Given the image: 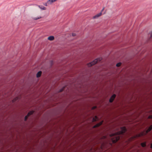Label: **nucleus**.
Wrapping results in <instances>:
<instances>
[{
    "instance_id": "nucleus-2",
    "label": "nucleus",
    "mask_w": 152,
    "mask_h": 152,
    "mask_svg": "<svg viewBox=\"0 0 152 152\" xmlns=\"http://www.w3.org/2000/svg\"><path fill=\"white\" fill-rule=\"evenodd\" d=\"M102 60L101 58H99L94 60L93 61L88 64V66L89 67L95 64L99 61H100Z\"/></svg>"
},
{
    "instance_id": "nucleus-14",
    "label": "nucleus",
    "mask_w": 152,
    "mask_h": 152,
    "mask_svg": "<svg viewBox=\"0 0 152 152\" xmlns=\"http://www.w3.org/2000/svg\"><path fill=\"white\" fill-rule=\"evenodd\" d=\"M56 1V0H49L48 1V2H49L50 3H51L53 2H54Z\"/></svg>"
},
{
    "instance_id": "nucleus-21",
    "label": "nucleus",
    "mask_w": 152,
    "mask_h": 152,
    "mask_svg": "<svg viewBox=\"0 0 152 152\" xmlns=\"http://www.w3.org/2000/svg\"><path fill=\"white\" fill-rule=\"evenodd\" d=\"M151 148H152V143H151V147H150Z\"/></svg>"
},
{
    "instance_id": "nucleus-25",
    "label": "nucleus",
    "mask_w": 152,
    "mask_h": 152,
    "mask_svg": "<svg viewBox=\"0 0 152 152\" xmlns=\"http://www.w3.org/2000/svg\"><path fill=\"white\" fill-rule=\"evenodd\" d=\"M45 5V6H47V4H46Z\"/></svg>"
},
{
    "instance_id": "nucleus-1",
    "label": "nucleus",
    "mask_w": 152,
    "mask_h": 152,
    "mask_svg": "<svg viewBox=\"0 0 152 152\" xmlns=\"http://www.w3.org/2000/svg\"><path fill=\"white\" fill-rule=\"evenodd\" d=\"M121 131L114 133L111 134L110 136V137L114 136L112 139V140L113 143L116 142L120 139V137L118 136L121 134L124 133L127 131L125 127H122L121 128Z\"/></svg>"
},
{
    "instance_id": "nucleus-18",
    "label": "nucleus",
    "mask_w": 152,
    "mask_h": 152,
    "mask_svg": "<svg viewBox=\"0 0 152 152\" xmlns=\"http://www.w3.org/2000/svg\"><path fill=\"white\" fill-rule=\"evenodd\" d=\"M96 106H94V107H92V110H94V109H96Z\"/></svg>"
},
{
    "instance_id": "nucleus-20",
    "label": "nucleus",
    "mask_w": 152,
    "mask_h": 152,
    "mask_svg": "<svg viewBox=\"0 0 152 152\" xmlns=\"http://www.w3.org/2000/svg\"><path fill=\"white\" fill-rule=\"evenodd\" d=\"M63 90H64V89H61L60 91V92H62V91H63Z\"/></svg>"
},
{
    "instance_id": "nucleus-4",
    "label": "nucleus",
    "mask_w": 152,
    "mask_h": 152,
    "mask_svg": "<svg viewBox=\"0 0 152 152\" xmlns=\"http://www.w3.org/2000/svg\"><path fill=\"white\" fill-rule=\"evenodd\" d=\"M103 121L99 122V123L96 124L93 127V128H96V127L99 126H101V125H102V124H103Z\"/></svg>"
},
{
    "instance_id": "nucleus-22",
    "label": "nucleus",
    "mask_w": 152,
    "mask_h": 152,
    "mask_svg": "<svg viewBox=\"0 0 152 152\" xmlns=\"http://www.w3.org/2000/svg\"><path fill=\"white\" fill-rule=\"evenodd\" d=\"M151 37H152V31L151 32Z\"/></svg>"
},
{
    "instance_id": "nucleus-3",
    "label": "nucleus",
    "mask_w": 152,
    "mask_h": 152,
    "mask_svg": "<svg viewBox=\"0 0 152 152\" xmlns=\"http://www.w3.org/2000/svg\"><path fill=\"white\" fill-rule=\"evenodd\" d=\"M116 97V95L115 94H113L110 98L109 99V102H112L113 101L115 98Z\"/></svg>"
},
{
    "instance_id": "nucleus-6",
    "label": "nucleus",
    "mask_w": 152,
    "mask_h": 152,
    "mask_svg": "<svg viewBox=\"0 0 152 152\" xmlns=\"http://www.w3.org/2000/svg\"><path fill=\"white\" fill-rule=\"evenodd\" d=\"M102 15V12L99 13V14H97L95 16L93 17V18H97L101 16Z\"/></svg>"
},
{
    "instance_id": "nucleus-24",
    "label": "nucleus",
    "mask_w": 152,
    "mask_h": 152,
    "mask_svg": "<svg viewBox=\"0 0 152 152\" xmlns=\"http://www.w3.org/2000/svg\"><path fill=\"white\" fill-rule=\"evenodd\" d=\"M39 18H35V20H37V19H39Z\"/></svg>"
},
{
    "instance_id": "nucleus-11",
    "label": "nucleus",
    "mask_w": 152,
    "mask_h": 152,
    "mask_svg": "<svg viewBox=\"0 0 152 152\" xmlns=\"http://www.w3.org/2000/svg\"><path fill=\"white\" fill-rule=\"evenodd\" d=\"M98 119V118L97 116H95L93 118V121L95 122Z\"/></svg>"
},
{
    "instance_id": "nucleus-7",
    "label": "nucleus",
    "mask_w": 152,
    "mask_h": 152,
    "mask_svg": "<svg viewBox=\"0 0 152 152\" xmlns=\"http://www.w3.org/2000/svg\"><path fill=\"white\" fill-rule=\"evenodd\" d=\"M42 74V72L39 71V72L37 74V77H39Z\"/></svg>"
},
{
    "instance_id": "nucleus-8",
    "label": "nucleus",
    "mask_w": 152,
    "mask_h": 152,
    "mask_svg": "<svg viewBox=\"0 0 152 152\" xmlns=\"http://www.w3.org/2000/svg\"><path fill=\"white\" fill-rule=\"evenodd\" d=\"M143 133H141L140 134H138L136 136L134 137V138H136L137 137H140L142 136H143Z\"/></svg>"
},
{
    "instance_id": "nucleus-15",
    "label": "nucleus",
    "mask_w": 152,
    "mask_h": 152,
    "mask_svg": "<svg viewBox=\"0 0 152 152\" xmlns=\"http://www.w3.org/2000/svg\"><path fill=\"white\" fill-rule=\"evenodd\" d=\"M121 63L120 62H119V63H117L116 64V66L117 67H119V66H121Z\"/></svg>"
},
{
    "instance_id": "nucleus-23",
    "label": "nucleus",
    "mask_w": 152,
    "mask_h": 152,
    "mask_svg": "<svg viewBox=\"0 0 152 152\" xmlns=\"http://www.w3.org/2000/svg\"><path fill=\"white\" fill-rule=\"evenodd\" d=\"M104 8H103L102 10V11H103L104 10Z\"/></svg>"
},
{
    "instance_id": "nucleus-5",
    "label": "nucleus",
    "mask_w": 152,
    "mask_h": 152,
    "mask_svg": "<svg viewBox=\"0 0 152 152\" xmlns=\"http://www.w3.org/2000/svg\"><path fill=\"white\" fill-rule=\"evenodd\" d=\"M152 129V125L150 126L148 128L146 131V134L148 133V132H150Z\"/></svg>"
},
{
    "instance_id": "nucleus-17",
    "label": "nucleus",
    "mask_w": 152,
    "mask_h": 152,
    "mask_svg": "<svg viewBox=\"0 0 152 152\" xmlns=\"http://www.w3.org/2000/svg\"><path fill=\"white\" fill-rule=\"evenodd\" d=\"M148 118L149 119H152V115H149L148 117Z\"/></svg>"
},
{
    "instance_id": "nucleus-12",
    "label": "nucleus",
    "mask_w": 152,
    "mask_h": 152,
    "mask_svg": "<svg viewBox=\"0 0 152 152\" xmlns=\"http://www.w3.org/2000/svg\"><path fill=\"white\" fill-rule=\"evenodd\" d=\"M98 119V118L97 116H95L93 118V121L95 122Z\"/></svg>"
},
{
    "instance_id": "nucleus-19",
    "label": "nucleus",
    "mask_w": 152,
    "mask_h": 152,
    "mask_svg": "<svg viewBox=\"0 0 152 152\" xmlns=\"http://www.w3.org/2000/svg\"><path fill=\"white\" fill-rule=\"evenodd\" d=\"M72 36L73 37L75 36L76 35V34L74 33H72Z\"/></svg>"
},
{
    "instance_id": "nucleus-13",
    "label": "nucleus",
    "mask_w": 152,
    "mask_h": 152,
    "mask_svg": "<svg viewBox=\"0 0 152 152\" xmlns=\"http://www.w3.org/2000/svg\"><path fill=\"white\" fill-rule=\"evenodd\" d=\"M34 112V111H30L28 114L27 115L29 116L30 115H32Z\"/></svg>"
},
{
    "instance_id": "nucleus-9",
    "label": "nucleus",
    "mask_w": 152,
    "mask_h": 152,
    "mask_svg": "<svg viewBox=\"0 0 152 152\" xmlns=\"http://www.w3.org/2000/svg\"><path fill=\"white\" fill-rule=\"evenodd\" d=\"M48 39L50 40H53L54 39V37L53 36H50L48 37Z\"/></svg>"
},
{
    "instance_id": "nucleus-16",
    "label": "nucleus",
    "mask_w": 152,
    "mask_h": 152,
    "mask_svg": "<svg viewBox=\"0 0 152 152\" xmlns=\"http://www.w3.org/2000/svg\"><path fill=\"white\" fill-rule=\"evenodd\" d=\"M29 116H28L27 115H26V116H25V121H26L27 119H28V117H29Z\"/></svg>"
},
{
    "instance_id": "nucleus-10",
    "label": "nucleus",
    "mask_w": 152,
    "mask_h": 152,
    "mask_svg": "<svg viewBox=\"0 0 152 152\" xmlns=\"http://www.w3.org/2000/svg\"><path fill=\"white\" fill-rule=\"evenodd\" d=\"M141 146L143 147H145L146 146V142H144L142 143L141 144Z\"/></svg>"
}]
</instances>
